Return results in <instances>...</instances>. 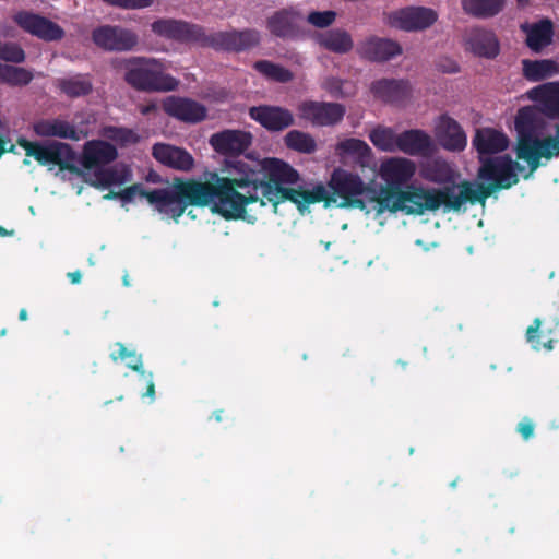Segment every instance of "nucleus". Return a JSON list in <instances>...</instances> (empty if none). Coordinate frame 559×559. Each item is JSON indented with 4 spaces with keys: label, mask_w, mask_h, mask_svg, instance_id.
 <instances>
[{
    "label": "nucleus",
    "mask_w": 559,
    "mask_h": 559,
    "mask_svg": "<svg viewBox=\"0 0 559 559\" xmlns=\"http://www.w3.org/2000/svg\"><path fill=\"white\" fill-rule=\"evenodd\" d=\"M233 178L215 176V182H209L210 209L226 219H247V206L259 203L261 207L272 204L273 212L284 202L296 205L304 213L310 204L326 200V186L316 183L310 189L301 186L294 188L300 180V174L280 158L269 157L262 160L248 158L236 162Z\"/></svg>",
    "instance_id": "1"
},
{
    "label": "nucleus",
    "mask_w": 559,
    "mask_h": 559,
    "mask_svg": "<svg viewBox=\"0 0 559 559\" xmlns=\"http://www.w3.org/2000/svg\"><path fill=\"white\" fill-rule=\"evenodd\" d=\"M415 173V163L405 157H390L381 163L378 174L384 186H381L374 199L378 213L424 215L425 212H436L441 206L449 211V186L442 189L409 186Z\"/></svg>",
    "instance_id": "2"
},
{
    "label": "nucleus",
    "mask_w": 559,
    "mask_h": 559,
    "mask_svg": "<svg viewBox=\"0 0 559 559\" xmlns=\"http://www.w3.org/2000/svg\"><path fill=\"white\" fill-rule=\"evenodd\" d=\"M151 28L152 33L160 38L218 51L241 52L250 50L261 43V34L254 28L207 34L202 25L175 19L153 21Z\"/></svg>",
    "instance_id": "3"
},
{
    "label": "nucleus",
    "mask_w": 559,
    "mask_h": 559,
    "mask_svg": "<svg viewBox=\"0 0 559 559\" xmlns=\"http://www.w3.org/2000/svg\"><path fill=\"white\" fill-rule=\"evenodd\" d=\"M479 163L481 167L478 168L477 178L481 182L464 180L459 183L457 193L455 186H449V211L459 212L465 203L485 205L486 199L492 193L510 189L519 182L516 169L521 168L510 155L481 157Z\"/></svg>",
    "instance_id": "4"
},
{
    "label": "nucleus",
    "mask_w": 559,
    "mask_h": 559,
    "mask_svg": "<svg viewBox=\"0 0 559 559\" xmlns=\"http://www.w3.org/2000/svg\"><path fill=\"white\" fill-rule=\"evenodd\" d=\"M118 195L124 203L132 202L135 197L145 198L157 212L174 219H179L188 205H210L207 181L198 179H175L171 188L154 190H146L141 183H135L118 191Z\"/></svg>",
    "instance_id": "5"
},
{
    "label": "nucleus",
    "mask_w": 559,
    "mask_h": 559,
    "mask_svg": "<svg viewBox=\"0 0 559 559\" xmlns=\"http://www.w3.org/2000/svg\"><path fill=\"white\" fill-rule=\"evenodd\" d=\"M526 95L536 105L520 108L515 118L516 155L522 157L530 155V135L544 133L547 120L559 119V82L540 84Z\"/></svg>",
    "instance_id": "6"
},
{
    "label": "nucleus",
    "mask_w": 559,
    "mask_h": 559,
    "mask_svg": "<svg viewBox=\"0 0 559 559\" xmlns=\"http://www.w3.org/2000/svg\"><path fill=\"white\" fill-rule=\"evenodd\" d=\"M124 81L134 91L170 92L179 86V80L166 73L164 62L146 57H133L127 61Z\"/></svg>",
    "instance_id": "7"
},
{
    "label": "nucleus",
    "mask_w": 559,
    "mask_h": 559,
    "mask_svg": "<svg viewBox=\"0 0 559 559\" xmlns=\"http://www.w3.org/2000/svg\"><path fill=\"white\" fill-rule=\"evenodd\" d=\"M326 187V200L321 201L325 207L336 204L337 198L342 202L337 204L345 209H365L361 195L368 191V186L360 176L352 174L344 168H336L331 173Z\"/></svg>",
    "instance_id": "8"
},
{
    "label": "nucleus",
    "mask_w": 559,
    "mask_h": 559,
    "mask_svg": "<svg viewBox=\"0 0 559 559\" xmlns=\"http://www.w3.org/2000/svg\"><path fill=\"white\" fill-rule=\"evenodd\" d=\"M17 145L24 148L26 157L36 159L39 165L53 164L60 170H67L74 175L80 174V169L73 163L75 158L74 151L64 142L50 141L41 143L19 138Z\"/></svg>",
    "instance_id": "9"
},
{
    "label": "nucleus",
    "mask_w": 559,
    "mask_h": 559,
    "mask_svg": "<svg viewBox=\"0 0 559 559\" xmlns=\"http://www.w3.org/2000/svg\"><path fill=\"white\" fill-rule=\"evenodd\" d=\"M92 41L100 50L126 52L139 45V35L124 26L105 24L92 31Z\"/></svg>",
    "instance_id": "10"
},
{
    "label": "nucleus",
    "mask_w": 559,
    "mask_h": 559,
    "mask_svg": "<svg viewBox=\"0 0 559 559\" xmlns=\"http://www.w3.org/2000/svg\"><path fill=\"white\" fill-rule=\"evenodd\" d=\"M438 21L436 10L426 7H405L391 12L389 24L404 32H423Z\"/></svg>",
    "instance_id": "11"
},
{
    "label": "nucleus",
    "mask_w": 559,
    "mask_h": 559,
    "mask_svg": "<svg viewBox=\"0 0 559 559\" xmlns=\"http://www.w3.org/2000/svg\"><path fill=\"white\" fill-rule=\"evenodd\" d=\"M304 16L301 11L290 5L276 10L266 19V28L271 35L282 39H296L302 36Z\"/></svg>",
    "instance_id": "12"
},
{
    "label": "nucleus",
    "mask_w": 559,
    "mask_h": 559,
    "mask_svg": "<svg viewBox=\"0 0 559 559\" xmlns=\"http://www.w3.org/2000/svg\"><path fill=\"white\" fill-rule=\"evenodd\" d=\"M301 119L317 127H331L343 120L345 107L334 102L304 100L297 106Z\"/></svg>",
    "instance_id": "13"
},
{
    "label": "nucleus",
    "mask_w": 559,
    "mask_h": 559,
    "mask_svg": "<svg viewBox=\"0 0 559 559\" xmlns=\"http://www.w3.org/2000/svg\"><path fill=\"white\" fill-rule=\"evenodd\" d=\"M13 22L23 28L25 33L32 34L45 41H57L64 37V31L60 25L29 11L17 12L13 15Z\"/></svg>",
    "instance_id": "14"
},
{
    "label": "nucleus",
    "mask_w": 559,
    "mask_h": 559,
    "mask_svg": "<svg viewBox=\"0 0 559 559\" xmlns=\"http://www.w3.org/2000/svg\"><path fill=\"white\" fill-rule=\"evenodd\" d=\"M209 144L223 156H238L252 145V134L240 129H225L210 135Z\"/></svg>",
    "instance_id": "15"
},
{
    "label": "nucleus",
    "mask_w": 559,
    "mask_h": 559,
    "mask_svg": "<svg viewBox=\"0 0 559 559\" xmlns=\"http://www.w3.org/2000/svg\"><path fill=\"white\" fill-rule=\"evenodd\" d=\"M356 52L369 62H389L403 53L402 46L386 37L370 36L357 45Z\"/></svg>",
    "instance_id": "16"
},
{
    "label": "nucleus",
    "mask_w": 559,
    "mask_h": 559,
    "mask_svg": "<svg viewBox=\"0 0 559 559\" xmlns=\"http://www.w3.org/2000/svg\"><path fill=\"white\" fill-rule=\"evenodd\" d=\"M162 108L168 117L185 123H200L207 116V109L203 104L180 96H168L162 103Z\"/></svg>",
    "instance_id": "17"
},
{
    "label": "nucleus",
    "mask_w": 559,
    "mask_h": 559,
    "mask_svg": "<svg viewBox=\"0 0 559 559\" xmlns=\"http://www.w3.org/2000/svg\"><path fill=\"white\" fill-rule=\"evenodd\" d=\"M249 117L269 131H283L294 124L292 112L281 106H253Z\"/></svg>",
    "instance_id": "18"
},
{
    "label": "nucleus",
    "mask_w": 559,
    "mask_h": 559,
    "mask_svg": "<svg viewBox=\"0 0 559 559\" xmlns=\"http://www.w3.org/2000/svg\"><path fill=\"white\" fill-rule=\"evenodd\" d=\"M436 138L439 145L449 152H463L466 147V134L462 126L448 115L439 117Z\"/></svg>",
    "instance_id": "19"
},
{
    "label": "nucleus",
    "mask_w": 559,
    "mask_h": 559,
    "mask_svg": "<svg viewBox=\"0 0 559 559\" xmlns=\"http://www.w3.org/2000/svg\"><path fill=\"white\" fill-rule=\"evenodd\" d=\"M544 133H532L530 135V155L522 157L518 155V158L523 159L530 164L531 170L534 171L539 167V159H550L554 156H559V124L557 126V138L547 136L539 140L538 136Z\"/></svg>",
    "instance_id": "20"
},
{
    "label": "nucleus",
    "mask_w": 559,
    "mask_h": 559,
    "mask_svg": "<svg viewBox=\"0 0 559 559\" xmlns=\"http://www.w3.org/2000/svg\"><path fill=\"white\" fill-rule=\"evenodd\" d=\"M409 156H429L432 152V141L429 134L420 129H409L397 134L395 152Z\"/></svg>",
    "instance_id": "21"
},
{
    "label": "nucleus",
    "mask_w": 559,
    "mask_h": 559,
    "mask_svg": "<svg viewBox=\"0 0 559 559\" xmlns=\"http://www.w3.org/2000/svg\"><path fill=\"white\" fill-rule=\"evenodd\" d=\"M118 158V151L111 143L103 140L86 142L81 157L84 169H94L111 164Z\"/></svg>",
    "instance_id": "22"
},
{
    "label": "nucleus",
    "mask_w": 559,
    "mask_h": 559,
    "mask_svg": "<svg viewBox=\"0 0 559 559\" xmlns=\"http://www.w3.org/2000/svg\"><path fill=\"white\" fill-rule=\"evenodd\" d=\"M559 328L558 318L540 319L536 318L525 332L526 342L532 344L533 349L539 350L544 348L546 350H552L554 338H550L551 334Z\"/></svg>",
    "instance_id": "23"
},
{
    "label": "nucleus",
    "mask_w": 559,
    "mask_h": 559,
    "mask_svg": "<svg viewBox=\"0 0 559 559\" xmlns=\"http://www.w3.org/2000/svg\"><path fill=\"white\" fill-rule=\"evenodd\" d=\"M510 144L507 135L497 129H477L472 145L478 152L479 158L490 157L492 154L504 152Z\"/></svg>",
    "instance_id": "24"
},
{
    "label": "nucleus",
    "mask_w": 559,
    "mask_h": 559,
    "mask_svg": "<svg viewBox=\"0 0 559 559\" xmlns=\"http://www.w3.org/2000/svg\"><path fill=\"white\" fill-rule=\"evenodd\" d=\"M153 157L159 164L173 169L188 171L193 168L194 159L185 148L158 143L153 146Z\"/></svg>",
    "instance_id": "25"
},
{
    "label": "nucleus",
    "mask_w": 559,
    "mask_h": 559,
    "mask_svg": "<svg viewBox=\"0 0 559 559\" xmlns=\"http://www.w3.org/2000/svg\"><path fill=\"white\" fill-rule=\"evenodd\" d=\"M370 91L373 95L390 104L405 102L411 95L408 81L383 78L371 83Z\"/></svg>",
    "instance_id": "26"
},
{
    "label": "nucleus",
    "mask_w": 559,
    "mask_h": 559,
    "mask_svg": "<svg viewBox=\"0 0 559 559\" xmlns=\"http://www.w3.org/2000/svg\"><path fill=\"white\" fill-rule=\"evenodd\" d=\"M467 45L472 53L485 59H496L500 52V44L497 35L481 27H476L471 31Z\"/></svg>",
    "instance_id": "27"
},
{
    "label": "nucleus",
    "mask_w": 559,
    "mask_h": 559,
    "mask_svg": "<svg viewBox=\"0 0 559 559\" xmlns=\"http://www.w3.org/2000/svg\"><path fill=\"white\" fill-rule=\"evenodd\" d=\"M33 132L41 138H59L71 141H80L82 138L81 131L59 118H44L33 122Z\"/></svg>",
    "instance_id": "28"
},
{
    "label": "nucleus",
    "mask_w": 559,
    "mask_h": 559,
    "mask_svg": "<svg viewBox=\"0 0 559 559\" xmlns=\"http://www.w3.org/2000/svg\"><path fill=\"white\" fill-rule=\"evenodd\" d=\"M520 28L526 34L525 45L533 52L538 53L552 43L554 25L549 19H544L533 24L525 23Z\"/></svg>",
    "instance_id": "29"
},
{
    "label": "nucleus",
    "mask_w": 559,
    "mask_h": 559,
    "mask_svg": "<svg viewBox=\"0 0 559 559\" xmlns=\"http://www.w3.org/2000/svg\"><path fill=\"white\" fill-rule=\"evenodd\" d=\"M335 154L343 163L350 159L356 164L365 166L371 157V150L364 140L349 138L336 143Z\"/></svg>",
    "instance_id": "30"
},
{
    "label": "nucleus",
    "mask_w": 559,
    "mask_h": 559,
    "mask_svg": "<svg viewBox=\"0 0 559 559\" xmlns=\"http://www.w3.org/2000/svg\"><path fill=\"white\" fill-rule=\"evenodd\" d=\"M317 44H319L321 48L341 56L349 52L355 46L350 34L340 27L331 28L324 33L318 34Z\"/></svg>",
    "instance_id": "31"
},
{
    "label": "nucleus",
    "mask_w": 559,
    "mask_h": 559,
    "mask_svg": "<svg viewBox=\"0 0 559 559\" xmlns=\"http://www.w3.org/2000/svg\"><path fill=\"white\" fill-rule=\"evenodd\" d=\"M57 87L64 96L74 99L91 94L93 82L90 74L78 73L68 78H59Z\"/></svg>",
    "instance_id": "32"
},
{
    "label": "nucleus",
    "mask_w": 559,
    "mask_h": 559,
    "mask_svg": "<svg viewBox=\"0 0 559 559\" xmlns=\"http://www.w3.org/2000/svg\"><path fill=\"white\" fill-rule=\"evenodd\" d=\"M523 76L530 82H539L550 79L559 73V64L550 59L532 61L525 59L522 61Z\"/></svg>",
    "instance_id": "33"
},
{
    "label": "nucleus",
    "mask_w": 559,
    "mask_h": 559,
    "mask_svg": "<svg viewBox=\"0 0 559 559\" xmlns=\"http://www.w3.org/2000/svg\"><path fill=\"white\" fill-rule=\"evenodd\" d=\"M507 0H462L465 13L487 19L497 16L503 10Z\"/></svg>",
    "instance_id": "34"
},
{
    "label": "nucleus",
    "mask_w": 559,
    "mask_h": 559,
    "mask_svg": "<svg viewBox=\"0 0 559 559\" xmlns=\"http://www.w3.org/2000/svg\"><path fill=\"white\" fill-rule=\"evenodd\" d=\"M284 144L286 147L294 152L301 154H312L317 150V143L310 133L302 132L300 130H290L286 136H284Z\"/></svg>",
    "instance_id": "35"
},
{
    "label": "nucleus",
    "mask_w": 559,
    "mask_h": 559,
    "mask_svg": "<svg viewBox=\"0 0 559 559\" xmlns=\"http://www.w3.org/2000/svg\"><path fill=\"white\" fill-rule=\"evenodd\" d=\"M253 68L265 78L277 83L286 84L294 79V73H292L287 68L267 60L254 62Z\"/></svg>",
    "instance_id": "36"
},
{
    "label": "nucleus",
    "mask_w": 559,
    "mask_h": 559,
    "mask_svg": "<svg viewBox=\"0 0 559 559\" xmlns=\"http://www.w3.org/2000/svg\"><path fill=\"white\" fill-rule=\"evenodd\" d=\"M369 140L382 152H395L397 134L389 128H377L370 131Z\"/></svg>",
    "instance_id": "37"
},
{
    "label": "nucleus",
    "mask_w": 559,
    "mask_h": 559,
    "mask_svg": "<svg viewBox=\"0 0 559 559\" xmlns=\"http://www.w3.org/2000/svg\"><path fill=\"white\" fill-rule=\"evenodd\" d=\"M118 350H114L110 355L112 361L127 360V367L131 368L134 372L141 373L145 370L142 369V357L133 349H128L124 344L117 343Z\"/></svg>",
    "instance_id": "38"
},
{
    "label": "nucleus",
    "mask_w": 559,
    "mask_h": 559,
    "mask_svg": "<svg viewBox=\"0 0 559 559\" xmlns=\"http://www.w3.org/2000/svg\"><path fill=\"white\" fill-rule=\"evenodd\" d=\"M32 80L33 73L29 70L24 67L10 66L9 70L5 72L2 83L10 86L22 87L31 84Z\"/></svg>",
    "instance_id": "39"
},
{
    "label": "nucleus",
    "mask_w": 559,
    "mask_h": 559,
    "mask_svg": "<svg viewBox=\"0 0 559 559\" xmlns=\"http://www.w3.org/2000/svg\"><path fill=\"white\" fill-rule=\"evenodd\" d=\"M92 186L97 188L111 187L124 181L121 175L112 168H98L93 174Z\"/></svg>",
    "instance_id": "40"
},
{
    "label": "nucleus",
    "mask_w": 559,
    "mask_h": 559,
    "mask_svg": "<svg viewBox=\"0 0 559 559\" xmlns=\"http://www.w3.org/2000/svg\"><path fill=\"white\" fill-rule=\"evenodd\" d=\"M0 61L11 62L15 64L24 63L25 51L16 43L0 41Z\"/></svg>",
    "instance_id": "41"
},
{
    "label": "nucleus",
    "mask_w": 559,
    "mask_h": 559,
    "mask_svg": "<svg viewBox=\"0 0 559 559\" xmlns=\"http://www.w3.org/2000/svg\"><path fill=\"white\" fill-rule=\"evenodd\" d=\"M336 19V13L333 10L326 11H312L307 16V22L312 26L325 28L331 26Z\"/></svg>",
    "instance_id": "42"
},
{
    "label": "nucleus",
    "mask_w": 559,
    "mask_h": 559,
    "mask_svg": "<svg viewBox=\"0 0 559 559\" xmlns=\"http://www.w3.org/2000/svg\"><path fill=\"white\" fill-rule=\"evenodd\" d=\"M426 178L436 182L450 180L451 169L448 164L436 162L426 168Z\"/></svg>",
    "instance_id": "43"
},
{
    "label": "nucleus",
    "mask_w": 559,
    "mask_h": 559,
    "mask_svg": "<svg viewBox=\"0 0 559 559\" xmlns=\"http://www.w3.org/2000/svg\"><path fill=\"white\" fill-rule=\"evenodd\" d=\"M107 5L117 7L123 10L145 9L153 4V0H100Z\"/></svg>",
    "instance_id": "44"
},
{
    "label": "nucleus",
    "mask_w": 559,
    "mask_h": 559,
    "mask_svg": "<svg viewBox=\"0 0 559 559\" xmlns=\"http://www.w3.org/2000/svg\"><path fill=\"white\" fill-rule=\"evenodd\" d=\"M142 380H144L146 384V391L141 394L142 399H147L148 402H154L155 400V384L153 379V372H139Z\"/></svg>",
    "instance_id": "45"
},
{
    "label": "nucleus",
    "mask_w": 559,
    "mask_h": 559,
    "mask_svg": "<svg viewBox=\"0 0 559 559\" xmlns=\"http://www.w3.org/2000/svg\"><path fill=\"white\" fill-rule=\"evenodd\" d=\"M518 433L522 435L523 439L527 441L534 435V424L531 418L525 417L516 426Z\"/></svg>",
    "instance_id": "46"
},
{
    "label": "nucleus",
    "mask_w": 559,
    "mask_h": 559,
    "mask_svg": "<svg viewBox=\"0 0 559 559\" xmlns=\"http://www.w3.org/2000/svg\"><path fill=\"white\" fill-rule=\"evenodd\" d=\"M437 68L442 73H457L460 70L457 62L450 59H442L438 61Z\"/></svg>",
    "instance_id": "47"
},
{
    "label": "nucleus",
    "mask_w": 559,
    "mask_h": 559,
    "mask_svg": "<svg viewBox=\"0 0 559 559\" xmlns=\"http://www.w3.org/2000/svg\"><path fill=\"white\" fill-rule=\"evenodd\" d=\"M157 110H158V106L154 102L139 106V111L142 116H148L153 112H156Z\"/></svg>",
    "instance_id": "48"
},
{
    "label": "nucleus",
    "mask_w": 559,
    "mask_h": 559,
    "mask_svg": "<svg viewBox=\"0 0 559 559\" xmlns=\"http://www.w3.org/2000/svg\"><path fill=\"white\" fill-rule=\"evenodd\" d=\"M67 277H68V280H70V282L72 284H79L81 282V272L80 271L68 272Z\"/></svg>",
    "instance_id": "49"
},
{
    "label": "nucleus",
    "mask_w": 559,
    "mask_h": 559,
    "mask_svg": "<svg viewBox=\"0 0 559 559\" xmlns=\"http://www.w3.org/2000/svg\"><path fill=\"white\" fill-rule=\"evenodd\" d=\"M14 146H11L10 150L5 148V140L0 136V158L5 154L7 152H13Z\"/></svg>",
    "instance_id": "50"
},
{
    "label": "nucleus",
    "mask_w": 559,
    "mask_h": 559,
    "mask_svg": "<svg viewBox=\"0 0 559 559\" xmlns=\"http://www.w3.org/2000/svg\"><path fill=\"white\" fill-rule=\"evenodd\" d=\"M10 67V64L0 63V82L4 79L5 72Z\"/></svg>",
    "instance_id": "51"
},
{
    "label": "nucleus",
    "mask_w": 559,
    "mask_h": 559,
    "mask_svg": "<svg viewBox=\"0 0 559 559\" xmlns=\"http://www.w3.org/2000/svg\"><path fill=\"white\" fill-rule=\"evenodd\" d=\"M213 417L215 419V421H222V418H223V409H216L214 413H213Z\"/></svg>",
    "instance_id": "52"
},
{
    "label": "nucleus",
    "mask_w": 559,
    "mask_h": 559,
    "mask_svg": "<svg viewBox=\"0 0 559 559\" xmlns=\"http://www.w3.org/2000/svg\"><path fill=\"white\" fill-rule=\"evenodd\" d=\"M516 3L520 9H524L526 5L531 4V0H516Z\"/></svg>",
    "instance_id": "53"
},
{
    "label": "nucleus",
    "mask_w": 559,
    "mask_h": 559,
    "mask_svg": "<svg viewBox=\"0 0 559 559\" xmlns=\"http://www.w3.org/2000/svg\"><path fill=\"white\" fill-rule=\"evenodd\" d=\"M27 319V311L25 309H22L19 311V320L20 321H26Z\"/></svg>",
    "instance_id": "54"
},
{
    "label": "nucleus",
    "mask_w": 559,
    "mask_h": 559,
    "mask_svg": "<svg viewBox=\"0 0 559 559\" xmlns=\"http://www.w3.org/2000/svg\"><path fill=\"white\" fill-rule=\"evenodd\" d=\"M106 200H110V199H114V198H119L118 195V192L116 191H110L109 193H107L105 197H104Z\"/></svg>",
    "instance_id": "55"
},
{
    "label": "nucleus",
    "mask_w": 559,
    "mask_h": 559,
    "mask_svg": "<svg viewBox=\"0 0 559 559\" xmlns=\"http://www.w3.org/2000/svg\"><path fill=\"white\" fill-rule=\"evenodd\" d=\"M12 231L7 230L3 226H0V237L10 236Z\"/></svg>",
    "instance_id": "56"
},
{
    "label": "nucleus",
    "mask_w": 559,
    "mask_h": 559,
    "mask_svg": "<svg viewBox=\"0 0 559 559\" xmlns=\"http://www.w3.org/2000/svg\"><path fill=\"white\" fill-rule=\"evenodd\" d=\"M456 485H457V479H456V480H454V481H452V483H450L451 488H455V487H456Z\"/></svg>",
    "instance_id": "57"
},
{
    "label": "nucleus",
    "mask_w": 559,
    "mask_h": 559,
    "mask_svg": "<svg viewBox=\"0 0 559 559\" xmlns=\"http://www.w3.org/2000/svg\"><path fill=\"white\" fill-rule=\"evenodd\" d=\"M23 164H24V165H29V164H31V160H29V159H27V157H26V158H24Z\"/></svg>",
    "instance_id": "58"
},
{
    "label": "nucleus",
    "mask_w": 559,
    "mask_h": 559,
    "mask_svg": "<svg viewBox=\"0 0 559 559\" xmlns=\"http://www.w3.org/2000/svg\"><path fill=\"white\" fill-rule=\"evenodd\" d=\"M123 282H124V285H126V286H128V285H129V283H128V278H127V275H124Z\"/></svg>",
    "instance_id": "59"
},
{
    "label": "nucleus",
    "mask_w": 559,
    "mask_h": 559,
    "mask_svg": "<svg viewBox=\"0 0 559 559\" xmlns=\"http://www.w3.org/2000/svg\"><path fill=\"white\" fill-rule=\"evenodd\" d=\"M5 334V329L2 330V332H0V335H4Z\"/></svg>",
    "instance_id": "60"
},
{
    "label": "nucleus",
    "mask_w": 559,
    "mask_h": 559,
    "mask_svg": "<svg viewBox=\"0 0 559 559\" xmlns=\"http://www.w3.org/2000/svg\"><path fill=\"white\" fill-rule=\"evenodd\" d=\"M344 1L355 2V1H360V0H344Z\"/></svg>",
    "instance_id": "61"
}]
</instances>
